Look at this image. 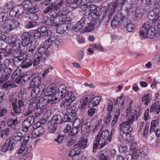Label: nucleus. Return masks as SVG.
<instances>
[{
  "label": "nucleus",
  "mask_w": 160,
  "mask_h": 160,
  "mask_svg": "<svg viewBox=\"0 0 160 160\" xmlns=\"http://www.w3.org/2000/svg\"><path fill=\"white\" fill-rule=\"evenodd\" d=\"M1 50V51L0 52V53H3L4 55L6 57L9 56L12 52V50L10 48L4 49L2 48Z\"/></svg>",
  "instance_id": "c03bdc74"
},
{
  "label": "nucleus",
  "mask_w": 160,
  "mask_h": 160,
  "mask_svg": "<svg viewBox=\"0 0 160 160\" xmlns=\"http://www.w3.org/2000/svg\"><path fill=\"white\" fill-rule=\"evenodd\" d=\"M42 22L43 24L48 25L52 26L53 24L52 18L48 17H44L42 21Z\"/></svg>",
  "instance_id": "7c9ffc66"
},
{
  "label": "nucleus",
  "mask_w": 160,
  "mask_h": 160,
  "mask_svg": "<svg viewBox=\"0 0 160 160\" xmlns=\"http://www.w3.org/2000/svg\"><path fill=\"white\" fill-rule=\"evenodd\" d=\"M42 60V59L39 58L38 55L37 56L35 54L32 59V65L33 66H36L40 64V61Z\"/></svg>",
  "instance_id": "f704fd0d"
},
{
  "label": "nucleus",
  "mask_w": 160,
  "mask_h": 160,
  "mask_svg": "<svg viewBox=\"0 0 160 160\" xmlns=\"http://www.w3.org/2000/svg\"><path fill=\"white\" fill-rule=\"evenodd\" d=\"M4 65L6 67H7L6 68H12L13 67H14V68H16L14 66V62L13 61V62H10L8 59H5L4 61Z\"/></svg>",
  "instance_id": "6e6d98bb"
},
{
  "label": "nucleus",
  "mask_w": 160,
  "mask_h": 160,
  "mask_svg": "<svg viewBox=\"0 0 160 160\" xmlns=\"http://www.w3.org/2000/svg\"><path fill=\"white\" fill-rule=\"evenodd\" d=\"M20 122L18 121L17 118L12 119L8 123V125L11 127H14L18 126Z\"/></svg>",
  "instance_id": "37998d69"
},
{
  "label": "nucleus",
  "mask_w": 160,
  "mask_h": 160,
  "mask_svg": "<svg viewBox=\"0 0 160 160\" xmlns=\"http://www.w3.org/2000/svg\"><path fill=\"white\" fill-rule=\"evenodd\" d=\"M42 60L46 58L47 56V50L45 48L40 46L38 50V52L35 54Z\"/></svg>",
  "instance_id": "a211bd4d"
},
{
  "label": "nucleus",
  "mask_w": 160,
  "mask_h": 160,
  "mask_svg": "<svg viewBox=\"0 0 160 160\" xmlns=\"http://www.w3.org/2000/svg\"><path fill=\"white\" fill-rule=\"evenodd\" d=\"M15 70L14 67H13L12 68H6L4 69V72L3 73V74L5 75L7 77H9L12 71Z\"/></svg>",
  "instance_id": "a19ab883"
},
{
  "label": "nucleus",
  "mask_w": 160,
  "mask_h": 160,
  "mask_svg": "<svg viewBox=\"0 0 160 160\" xmlns=\"http://www.w3.org/2000/svg\"><path fill=\"white\" fill-rule=\"evenodd\" d=\"M112 131L111 132L110 135H109V132L108 130L103 131L101 135V137L100 138V133H98L96 136V140H102V138L104 140H111V135H112Z\"/></svg>",
  "instance_id": "4468645a"
},
{
  "label": "nucleus",
  "mask_w": 160,
  "mask_h": 160,
  "mask_svg": "<svg viewBox=\"0 0 160 160\" xmlns=\"http://www.w3.org/2000/svg\"><path fill=\"white\" fill-rule=\"evenodd\" d=\"M63 4V1L62 0L58 3L55 4H52V10H54V13H57V12H58L59 13H61L62 12V9L60 10V8Z\"/></svg>",
  "instance_id": "412c9836"
},
{
  "label": "nucleus",
  "mask_w": 160,
  "mask_h": 160,
  "mask_svg": "<svg viewBox=\"0 0 160 160\" xmlns=\"http://www.w3.org/2000/svg\"><path fill=\"white\" fill-rule=\"evenodd\" d=\"M37 25V22H32L28 21L26 22L25 27L28 28H32Z\"/></svg>",
  "instance_id": "09e8293b"
},
{
  "label": "nucleus",
  "mask_w": 160,
  "mask_h": 160,
  "mask_svg": "<svg viewBox=\"0 0 160 160\" xmlns=\"http://www.w3.org/2000/svg\"><path fill=\"white\" fill-rule=\"evenodd\" d=\"M23 55L18 56V57H15L13 59V62H14V66L15 67H18L20 66L24 61V57Z\"/></svg>",
  "instance_id": "aec40b11"
},
{
  "label": "nucleus",
  "mask_w": 160,
  "mask_h": 160,
  "mask_svg": "<svg viewBox=\"0 0 160 160\" xmlns=\"http://www.w3.org/2000/svg\"><path fill=\"white\" fill-rule=\"evenodd\" d=\"M11 18L7 12H3L0 13V22H4L1 27V30L6 25L8 21Z\"/></svg>",
  "instance_id": "2eb2a0df"
},
{
  "label": "nucleus",
  "mask_w": 160,
  "mask_h": 160,
  "mask_svg": "<svg viewBox=\"0 0 160 160\" xmlns=\"http://www.w3.org/2000/svg\"><path fill=\"white\" fill-rule=\"evenodd\" d=\"M67 146L68 147H72L73 148L78 147V142L76 141H68L67 142Z\"/></svg>",
  "instance_id": "bf43d9fd"
},
{
  "label": "nucleus",
  "mask_w": 160,
  "mask_h": 160,
  "mask_svg": "<svg viewBox=\"0 0 160 160\" xmlns=\"http://www.w3.org/2000/svg\"><path fill=\"white\" fill-rule=\"evenodd\" d=\"M102 10L99 8H98L97 9L94 11L92 13V15H91L92 17L94 19H96L98 18L102 14Z\"/></svg>",
  "instance_id": "473e14b6"
},
{
  "label": "nucleus",
  "mask_w": 160,
  "mask_h": 160,
  "mask_svg": "<svg viewBox=\"0 0 160 160\" xmlns=\"http://www.w3.org/2000/svg\"><path fill=\"white\" fill-rule=\"evenodd\" d=\"M18 21L11 18L3 28L1 30L2 33L7 34L17 28L19 25Z\"/></svg>",
  "instance_id": "0eeeda50"
},
{
  "label": "nucleus",
  "mask_w": 160,
  "mask_h": 160,
  "mask_svg": "<svg viewBox=\"0 0 160 160\" xmlns=\"http://www.w3.org/2000/svg\"><path fill=\"white\" fill-rule=\"evenodd\" d=\"M13 87L14 85L13 83L8 80L3 84L2 86V88L4 89H9Z\"/></svg>",
  "instance_id": "e433bc0d"
},
{
  "label": "nucleus",
  "mask_w": 160,
  "mask_h": 160,
  "mask_svg": "<svg viewBox=\"0 0 160 160\" xmlns=\"http://www.w3.org/2000/svg\"><path fill=\"white\" fill-rule=\"evenodd\" d=\"M88 5L83 4L80 7L79 11H83V14L86 16H88V14H86L88 11Z\"/></svg>",
  "instance_id": "8fccbe9b"
},
{
  "label": "nucleus",
  "mask_w": 160,
  "mask_h": 160,
  "mask_svg": "<svg viewBox=\"0 0 160 160\" xmlns=\"http://www.w3.org/2000/svg\"><path fill=\"white\" fill-rule=\"evenodd\" d=\"M41 78L40 77H37L33 78L31 82L30 85L32 87L39 86L41 83Z\"/></svg>",
  "instance_id": "5701e85b"
},
{
  "label": "nucleus",
  "mask_w": 160,
  "mask_h": 160,
  "mask_svg": "<svg viewBox=\"0 0 160 160\" xmlns=\"http://www.w3.org/2000/svg\"><path fill=\"white\" fill-rule=\"evenodd\" d=\"M32 65V59L28 58L24 60L21 66V68H27Z\"/></svg>",
  "instance_id": "a878e982"
},
{
  "label": "nucleus",
  "mask_w": 160,
  "mask_h": 160,
  "mask_svg": "<svg viewBox=\"0 0 160 160\" xmlns=\"http://www.w3.org/2000/svg\"><path fill=\"white\" fill-rule=\"evenodd\" d=\"M110 151L108 149H104L100 151L98 154L99 159L100 160H109V154Z\"/></svg>",
  "instance_id": "dca6fc26"
},
{
  "label": "nucleus",
  "mask_w": 160,
  "mask_h": 160,
  "mask_svg": "<svg viewBox=\"0 0 160 160\" xmlns=\"http://www.w3.org/2000/svg\"><path fill=\"white\" fill-rule=\"evenodd\" d=\"M135 26L131 23H129L127 24L126 28L127 30L129 32H132L135 29Z\"/></svg>",
  "instance_id": "0e129e2a"
},
{
  "label": "nucleus",
  "mask_w": 160,
  "mask_h": 160,
  "mask_svg": "<svg viewBox=\"0 0 160 160\" xmlns=\"http://www.w3.org/2000/svg\"><path fill=\"white\" fill-rule=\"evenodd\" d=\"M3 74L1 76L0 78V86L2 85L4 83L8 80V77Z\"/></svg>",
  "instance_id": "052dcab7"
},
{
  "label": "nucleus",
  "mask_w": 160,
  "mask_h": 160,
  "mask_svg": "<svg viewBox=\"0 0 160 160\" xmlns=\"http://www.w3.org/2000/svg\"><path fill=\"white\" fill-rule=\"evenodd\" d=\"M10 45L12 48V49L19 47V42L18 39H16L13 42L9 43Z\"/></svg>",
  "instance_id": "864d4df0"
},
{
  "label": "nucleus",
  "mask_w": 160,
  "mask_h": 160,
  "mask_svg": "<svg viewBox=\"0 0 160 160\" xmlns=\"http://www.w3.org/2000/svg\"><path fill=\"white\" fill-rule=\"evenodd\" d=\"M151 100L149 98L148 94L145 95L142 98V101L144 102V104L147 105Z\"/></svg>",
  "instance_id": "680f3d73"
},
{
  "label": "nucleus",
  "mask_w": 160,
  "mask_h": 160,
  "mask_svg": "<svg viewBox=\"0 0 160 160\" xmlns=\"http://www.w3.org/2000/svg\"><path fill=\"white\" fill-rule=\"evenodd\" d=\"M71 93L72 95H74L72 92L71 91L66 90V87L65 85L62 84L58 87V85L55 83H52L44 91V95L45 96H51L52 97L48 99H44L43 102L48 103H54V101L58 100L60 101L61 99H63L65 101L66 96L68 93Z\"/></svg>",
  "instance_id": "f257e3e1"
},
{
  "label": "nucleus",
  "mask_w": 160,
  "mask_h": 160,
  "mask_svg": "<svg viewBox=\"0 0 160 160\" xmlns=\"http://www.w3.org/2000/svg\"><path fill=\"white\" fill-rule=\"evenodd\" d=\"M91 126V122H87L82 125L81 127V129L82 131L83 130L85 132H88Z\"/></svg>",
  "instance_id": "79ce46f5"
},
{
  "label": "nucleus",
  "mask_w": 160,
  "mask_h": 160,
  "mask_svg": "<svg viewBox=\"0 0 160 160\" xmlns=\"http://www.w3.org/2000/svg\"><path fill=\"white\" fill-rule=\"evenodd\" d=\"M160 112V104L158 105V102H155L153 104L150 109V112H156L158 114Z\"/></svg>",
  "instance_id": "b1692460"
},
{
  "label": "nucleus",
  "mask_w": 160,
  "mask_h": 160,
  "mask_svg": "<svg viewBox=\"0 0 160 160\" xmlns=\"http://www.w3.org/2000/svg\"><path fill=\"white\" fill-rule=\"evenodd\" d=\"M12 52V54L15 57H18V56L23 55V53L22 52V51L20 49L19 47L17 48H14Z\"/></svg>",
  "instance_id": "c9c22d12"
},
{
  "label": "nucleus",
  "mask_w": 160,
  "mask_h": 160,
  "mask_svg": "<svg viewBox=\"0 0 160 160\" xmlns=\"http://www.w3.org/2000/svg\"><path fill=\"white\" fill-rule=\"evenodd\" d=\"M28 141H21V145L20 149L17 151V153H22L24 151L26 147V145Z\"/></svg>",
  "instance_id": "2f4dec72"
},
{
  "label": "nucleus",
  "mask_w": 160,
  "mask_h": 160,
  "mask_svg": "<svg viewBox=\"0 0 160 160\" xmlns=\"http://www.w3.org/2000/svg\"><path fill=\"white\" fill-rule=\"evenodd\" d=\"M85 22V18L84 17L82 18L77 23L74 29L79 30L81 29L84 27Z\"/></svg>",
  "instance_id": "bb28decb"
},
{
  "label": "nucleus",
  "mask_w": 160,
  "mask_h": 160,
  "mask_svg": "<svg viewBox=\"0 0 160 160\" xmlns=\"http://www.w3.org/2000/svg\"><path fill=\"white\" fill-rule=\"evenodd\" d=\"M97 8L93 4L88 5V11L87 12V14L90 16V15H92V13L94 12V11L96 10Z\"/></svg>",
  "instance_id": "4c0bfd02"
},
{
  "label": "nucleus",
  "mask_w": 160,
  "mask_h": 160,
  "mask_svg": "<svg viewBox=\"0 0 160 160\" xmlns=\"http://www.w3.org/2000/svg\"><path fill=\"white\" fill-rule=\"evenodd\" d=\"M58 37L56 35H53L49 38L48 39L50 42V43L52 44L54 42H55L58 39Z\"/></svg>",
  "instance_id": "774afa93"
},
{
  "label": "nucleus",
  "mask_w": 160,
  "mask_h": 160,
  "mask_svg": "<svg viewBox=\"0 0 160 160\" xmlns=\"http://www.w3.org/2000/svg\"><path fill=\"white\" fill-rule=\"evenodd\" d=\"M37 92V88L33 89L32 90L31 95L32 98H38L40 96V94L39 93V92L37 93L36 92Z\"/></svg>",
  "instance_id": "13d9d810"
},
{
  "label": "nucleus",
  "mask_w": 160,
  "mask_h": 160,
  "mask_svg": "<svg viewBox=\"0 0 160 160\" xmlns=\"http://www.w3.org/2000/svg\"><path fill=\"white\" fill-rule=\"evenodd\" d=\"M126 113V117L127 120L120 124V129L122 132L130 133L132 130V128L130 125L132 124L134 121L136 113L135 112H133L131 108H127Z\"/></svg>",
  "instance_id": "7ed1b4c3"
},
{
  "label": "nucleus",
  "mask_w": 160,
  "mask_h": 160,
  "mask_svg": "<svg viewBox=\"0 0 160 160\" xmlns=\"http://www.w3.org/2000/svg\"><path fill=\"white\" fill-rule=\"evenodd\" d=\"M87 141H79L78 142V147L84 148L86 147Z\"/></svg>",
  "instance_id": "e2e57ef3"
},
{
  "label": "nucleus",
  "mask_w": 160,
  "mask_h": 160,
  "mask_svg": "<svg viewBox=\"0 0 160 160\" xmlns=\"http://www.w3.org/2000/svg\"><path fill=\"white\" fill-rule=\"evenodd\" d=\"M37 46L35 45V43H31V45L27 47L25 51L26 56L28 57H31L34 56V55L36 54Z\"/></svg>",
  "instance_id": "ddd939ff"
},
{
  "label": "nucleus",
  "mask_w": 160,
  "mask_h": 160,
  "mask_svg": "<svg viewBox=\"0 0 160 160\" xmlns=\"http://www.w3.org/2000/svg\"><path fill=\"white\" fill-rule=\"evenodd\" d=\"M31 33L28 32L23 33L21 36L22 44L23 47L29 46L31 45V43H35L30 40Z\"/></svg>",
  "instance_id": "9d476101"
},
{
  "label": "nucleus",
  "mask_w": 160,
  "mask_h": 160,
  "mask_svg": "<svg viewBox=\"0 0 160 160\" xmlns=\"http://www.w3.org/2000/svg\"><path fill=\"white\" fill-rule=\"evenodd\" d=\"M52 33V31L49 30L48 28L43 27L38 28L37 32L35 33V35L38 36V35L36 34H39V36L43 37L45 38L50 36Z\"/></svg>",
  "instance_id": "9b49d317"
},
{
  "label": "nucleus",
  "mask_w": 160,
  "mask_h": 160,
  "mask_svg": "<svg viewBox=\"0 0 160 160\" xmlns=\"http://www.w3.org/2000/svg\"><path fill=\"white\" fill-rule=\"evenodd\" d=\"M32 5V3L29 0H26L22 3V7L26 10H28Z\"/></svg>",
  "instance_id": "49530a36"
},
{
  "label": "nucleus",
  "mask_w": 160,
  "mask_h": 160,
  "mask_svg": "<svg viewBox=\"0 0 160 160\" xmlns=\"http://www.w3.org/2000/svg\"><path fill=\"white\" fill-rule=\"evenodd\" d=\"M140 35L144 38H153L156 35L154 28L152 27L151 23L147 22L142 27L140 31Z\"/></svg>",
  "instance_id": "39448f33"
},
{
  "label": "nucleus",
  "mask_w": 160,
  "mask_h": 160,
  "mask_svg": "<svg viewBox=\"0 0 160 160\" xmlns=\"http://www.w3.org/2000/svg\"><path fill=\"white\" fill-rule=\"evenodd\" d=\"M107 110L110 112H112L113 110V105L112 102L109 99H108L107 100Z\"/></svg>",
  "instance_id": "603ef678"
},
{
  "label": "nucleus",
  "mask_w": 160,
  "mask_h": 160,
  "mask_svg": "<svg viewBox=\"0 0 160 160\" xmlns=\"http://www.w3.org/2000/svg\"><path fill=\"white\" fill-rule=\"evenodd\" d=\"M9 101L12 102V109L11 113L12 116H14L20 115L22 112V108L24 106L23 101L21 99L19 100L17 102V98L12 99L10 98Z\"/></svg>",
  "instance_id": "423d86ee"
},
{
  "label": "nucleus",
  "mask_w": 160,
  "mask_h": 160,
  "mask_svg": "<svg viewBox=\"0 0 160 160\" xmlns=\"http://www.w3.org/2000/svg\"><path fill=\"white\" fill-rule=\"evenodd\" d=\"M38 88H37V92H39L40 94V96L42 94L43 92H44L45 90V86L44 85L40 84L39 86H38Z\"/></svg>",
  "instance_id": "5fc2aeb1"
},
{
  "label": "nucleus",
  "mask_w": 160,
  "mask_h": 160,
  "mask_svg": "<svg viewBox=\"0 0 160 160\" xmlns=\"http://www.w3.org/2000/svg\"><path fill=\"white\" fill-rule=\"evenodd\" d=\"M22 137V134L21 132H18L14 133L13 135V139L16 140H29V136L28 134H25L23 137Z\"/></svg>",
  "instance_id": "6ab92c4d"
},
{
  "label": "nucleus",
  "mask_w": 160,
  "mask_h": 160,
  "mask_svg": "<svg viewBox=\"0 0 160 160\" xmlns=\"http://www.w3.org/2000/svg\"><path fill=\"white\" fill-rule=\"evenodd\" d=\"M156 16L153 10L150 12L148 15V18L150 21H152V23H154L158 19Z\"/></svg>",
  "instance_id": "c756f323"
},
{
  "label": "nucleus",
  "mask_w": 160,
  "mask_h": 160,
  "mask_svg": "<svg viewBox=\"0 0 160 160\" xmlns=\"http://www.w3.org/2000/svg\"><path fill=\"white\" fill-rule=\"evenodd\" d=\"M39 101V100L37 99V100H34L32 102H30L29 106V108L31 109L33 111H34L35 109L38 110L40 108L45 107V106L47 105L48 104V103H47V104L46 105L45 103L46 104V103L43 102V100L41 101L42 103L40 102Z\"/></svg>",
  "instance_id": "f8f14e48"
},
{
  "label": "nucleus",
  "mask_w": 160,
  "mask_h": 160,
  "mask_svg": "<svg viewBox=\"0 0 160 160\" xmlns=\"http://www.w3.org/2000/svg\"><path fill=\"white\" fill-rule=\"evenodd\" d=\"M122 11L118 13L113 18L111 22V25L112 27H115L118 25L121 24L122 22L126 18V14L123 13Z\"/></svg>",
  "instance_id": "6e6552de"
},
{
  "label": "nucleus",
  "mask_w": 160,
  "mask_h": 160,
  "mask_svg": "<svg viewBox=\"0 0 160 160\" xmlns=\"http://www.w3.org/2000/svg\"><path fill=\"white\" fill-rule=\"evenodd\" d=\"M65 96V100L63 102V105L64 110L66 111L65 115L63 121L64 122H73L75 123V121L77 118V115L75 111L72 110L71 106L72 102L76 98L75 95H72L71 93Z\"/></svg>",
  "instance_id": "f03ea898"
},
{
  "label": "nucleus",
  "mask_w": 160,
  "mask_h": 160,
  "mask_svg": "<svg viewBox=\"0 0 160 160\" xmlns=\"http://www.w3.org/2000/svg\"><path fill=\"white\" fill-rule=\"evenodd\" d=\"M11 141H6L5 143L3 145L2 148V151L4 152H6L8 150H10L9 145Z\"/></svg>",
  "instance_id": "4d7b16f0"
},
{
  "label": "nucleus",
  "mask_w": 160,
  "mask_h": 160,
  "mask_svg": "<svg viewBox=\"0 0 160 160\" xmlns=\"http://www.w3.org/2000/svg\"><path fill=\"white\" fill-rule=\"evenodd\" d=\"M158 121L156 120H152L151 123L150 132L151 133L152 132L154 131L155 129L158 127Z\"/></svg>",
  "instance_id": "72a5a7b5"
},
{
  "label": "nucleus",
  "mask_w": 160,
  "mask_h": 160,
  "mask_svg": "<svg viewBox=\"0 0 160 160\" xmlns=\"http://www.w3.org/2000/svg\"><path fill=\"white\" fill-rule=\"evenodd\" d=\"M30 13H36L38 10V6L37 5H34L32 6L28 10Z\"/></svg>",
  "instance_id": "338daca9"
},
{
  "label": "nucleus",
  "mask_w": 160,
  "mask_h": 160,
  "mask_svg": "<svg viewBox=\"0 0 160 160\" xmlns=\"http://www.w3.org/2000/svg\"><path fill=\"white\" fill-rule=\"evenodd\" d=\"M69 12L68 9L65 7L63 8L62 9V12L59 13L58 12L57 13H53V12H51L50 15L52 19V26H55L56 27H58L61 24L60 22L62 21H65L67 15Z\"/></svg>",
  "instance_id": "20e7f679"
},
{
  "label": "nucleus",
  "mask_w": 160,
  "mask_h": 160,
  "mask_svg": "<svg viewBox=\"0 0 160 160\" xmlns=\"http://www.w3.org/2000/svg\"><path fill=\"white\" fill-rule=\"evenodd\" d=\"M102 122V120H100L98 122V124L93 130L94 132L97 131L99 129H100V130L101 131L103 130V126L101 124Z\"/></svg>",
  "instance_id": "de8ad7c7"
},
{
  "label": "nucleus",
  "mask_w": 160,
  "mask_h": 160,
  "mask_svg": "<svg viewBox=\"0 0 160 160\" xmlns=\"http://www.w3.org/2000/svg\"><path fill=\"white\" fill-rule=\"evenodd\" d=\"M57 32L59 34H63L68 29V25L66 23H63L60 24L59 26L57 27Z\"/></svg>",
  "instance_id": "4be33fe9"
},
{
  "label": "nucleus",
  "mask_w": 160,
  "mask_h": 160,
  "mask_svg": "<svg viewBox=\"0 0 160 160\" xmlns=\"http://www.w3.org/2000/svg\"><path fill=\"white\" fill-rule=\"evenodd\" d=\"M143 136H145L148 133V127L147 125H144V122H141L139 127V131L141 132L143 128Z\"/></svg>",
  "instance_id": "cd10ccee"
},
{
  "label": "nucleus",
  "mask_w": 160,
  "mask_h": 160,
  "mask_svg": "<svg viewBox=\"0 0 160 160\" xmlns=\"http://www.w3.org/2000/svg\"><path fill=\"white\" fill-rule=\"evenodd\" d=\"M17 16L22 15L24 12V9L21 6H15Z\"/></svg>",
  "instance_id": "3c124183"
},
{
  "label": "nucleus",
  "mask_w": 160,
  "mask_h": 160,
  "mask_svg": "<svg viewBox=\"0 0 160 160\" xmlns=\"http://www.w3.org/2000/svg\"><path fill=\"white\" fill-rule=\"evenodd\" d=\"M101 98L102 97L100 96L94 97L92 100V106H95L98 105L99 104Z\"/></svg>",
  "instance_id": "ea45409f"
},
{
  "label": "nucleus",
  "mask_w": 160,
  "mask_h": 160,
  "mask_svg": "<svg viewBox=\"0 0 160 160\" xmlns=\"http://www.w3.org/2000/svg\"><path fill=\"white\" fill-rule=\"evenodd\" d=\"M130 149H137V145L134 141H129V142Z\"/></svg>",
  "instance_id": "69168bd1"
},
{
  "label": "nucleus",
  "mask_w": 160,
  "mask_h": 160,
  "mask_svg": "<svg viewBox=\"0 0 160 160\" xmlns=\"http://www.w3.org/2000/svg\"><path fill=\"white\" fill-rule=\"evenodd\" d=\"M63 119L59 115H55L53 116L51 120L50 123L52 125H57L59 123H62Z\"/></svg>",
  "instance_id": "f3484780"
},
{
  "label": "nucleus",
  "mask_w": 160,
  "mask_h": 160,
  "mask_svg": "<svg viewBox=\"0 0 160 160\" xmlns=\"http://www.w3.org/2000/svg\"><path fill=\"white\" fill-rule=\"evenodd\" d=\"M22 130L24 132H26L30 130L32 124L26 120L22 122Z\"/></svg>",
  "instance_id": "393cba45"
},
{
  "label": "nucleus",
  "mask_w": 160,
  "mask_h": 160,
  "mask_svg": "<svg viewBox=\"0 0 160 160\" xmlns=\"http://www.w3.org/2000/svg\"><path fill=\"white\" fill-rule=\"evenodd\" d=\"M139 152L142 157L146 156L148 153V149L147 147L142 146L140 149Z\"/></svg>",
  "instance_id": "58836bf2"
},
{
  "label": "nucleus",
  "mask_w": 160,
  "mask_h": 160,
  "mask_svg": "<svg viewBox=\"0 0 160 160\" xmlns=\"http://www.w3.org/2000/svg\"><path fill=\"white\" fill-rule=\"evenodd\" d=\"M88 100V98L87 97H85L81 99L79 107L81 109L84 108L86 106Z\"/></svg>",
  "instance_id": "a18cd8bd"
},
{
  "label": "nucleus",
  "mask_w": 160,
  "mask_h": 160,
  "mask_svg": "<svg viewBox=\"0 0 160 160\" xmlns=\"http://www.w3.org/2000/svg\"><path fill=\"white\" fill-rule=\"evenodd\" d=\"M81 149L78 147L74 148L73 149L70 151L68 153V155L71 157H74L79 154Z\"/></svg>",
  "instance_id": "c85d7f7f"
},
{
  "label": "nucleus",
  "mask_w": 160,
  "mask_h": 160,
  "mask_svg": "<svg viewBox=\"0 0 160 160\" xmlns=\"http://www.w3.org/2000/svg\"><path fill=\"white\" fill-rule=\"evenodd\" d=\"M123 1L121 9L123 12H126L127 15H130V13H134L132 10V0H122Z\"/></svg>",
  "instance_id": "1a4fd4ad"
}]
</instances>
